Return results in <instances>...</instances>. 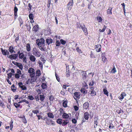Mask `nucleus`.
<instances>
[{
    "label": "nucleus",
    "instance_id": "60",
    "mask_svg": "<svg viewBox=\"0 0 132 132\" xmlns=\"http://www.w3.org/2000/svg\"><path fill=\"white\" fill-rule=\"evenodd\" d=\"M18 85L21 88V87L23 86V84L22 82H20L18 83Z\"/></svg>",
    "mask_w": 132,
    "mask_h": 132
},
{
    "label": "nucleus",
    "instance_id": "1",
    "mask_svg": "<svg viewBox=\"0 0 132 132\" xmlns=\"http://www.w3.org/2000/svg\"><path fill=\"white\" fill-rule=\"evenodd\" d=\"M37 45L38 46L39 49L42 51H44L46 49V47L44 44V40L42 38L38 39L36 40Z\"/></svg>",
    "mask_w": 132,
    "mask_h": 132
},
{
    "label": "nucleus",
    "instance_id": "26",
    "mask_svg": "<svg viewBox=\"0 0 132 132\" xmlns=\"http://www.w3.org/2000/svg\"><path fill=\"white\" fill-rule=\"evenodd\" d=\"M97 19L98 22L102 23V19L100 16H98L97 17Z\"/></svg>",
    "mask_w": 132,
    "mask_h": 132
},
{
    "label": "nucleus",
    "instance_id": "10",
    "mask_svg": "<svg viewBox=\"0 0 132 132\" xmlns=\"http://www.w3.org/2000/svg\"><path fill=\"white\" fill-rule=\"evenodd\" d=\"M73 4V0H71L70 2L68 4V10H70Z\"/></svg>",
    "mask_w": 132,
    "mask_h": 132
},
{
    "label": "nucleus",
    "instance_id": "34",
    "mask_svg": "<svg viewBox=\"0 0 132 132\" xmlns=\"http://www.w3.org/2000/svg\"><path fill=\"white\" fill-rule=\"evenodd\" d=\"M116 72V68L114 67L113 69L111 71V72L112 73H114Z\"/></svg>",
    "mask_w": 132,
    "mask_h": 132
},
{
    "label": "nucleus",
    "instance_id": "13",
    "mask_svg": "<svg viewBox=\"0 0 132 132\" xmlns=\"http://www.w3.org/2000/svg\"><path fill=\"white\" fill-rule=\"evenodd\" d=\"M29 59L31 61L34 62L35 61L36 58L34 56L31 55L30 56Z\"/></svg>",
    "mask_w": 132,
    "mask_h": 132
},
{
    "label": "nucleus",
    "instance_id": "58",
    "mask_svg": "<svg viewBox=\"0 0 132 132\" xmlns=\"http://www.w3.org/2000/svg\"><path fill=\"white\" fill-rule=\"evenodd\" d=\"M84 74L85 73V75L83 76L82 78L84 80H85L86 79V75H85L86 74L85 72H83Z\"/></svg>",
    "mask_w": 132,
    "mask_h": 132
},
{
    "label": "nucleus",
    "instance_id": "30",
    "mask_svg": "<svg viewBox=\"0 0 132 132\" xmlns=\"http://www.w3.org/2000/svg\"><path fill=\"white\" fill-rule=\"evenodd\" d=\"M22 102H25L26 103L28 104L29 103V102L28 101H27L25 99L22 100L21 101H20L18 102V103H20Z\"/></svg>",
    "mask_w": 132,
    "mask_h": 132
},
{
    "label": "nucleus",
    "instance_id": "21",
    "mask_svg": "<svg viewBox=\"0 0 132 132\" xmlns=\"http://www.w3.org/2000/svg\"><path fill=\"white\" fill-rule=\"evenodd\" d=\"M103 92H104V94L105 95H106L107 96H108L109 93L107 90V88H105L103 89Z\"/></svg>",
    "mask_w": 132,
    "mask_h": 132
},
{
    "label": "nucleus",
    "instance_id": "39",
    "mask_svg": "<svg viewBox=\"0 0 132 132\" xmlns=\"http://www.w3.org/2000/svg\"><path fill=\"white\" fill-rule=\"evenodd\" d=\"M46 123L47 125H54V123H53L52 122H49L48 121H46Z\"/></svg>",
    "mask_w": 132,
    "mask_h": 132
},
{
    "label": "nucleus",
    "instance_id": "42",
    "mask_svg": "<svg viewBox=\"0 0 132 132\" xmlns=\"http://www.w3.org/2000/svg\"><path fill=\"white\" fill-rule=\"evenodd\" d=\"M60 41L61 44L62 45H64L66 43V41L62 39H61Z\"/></svg>",
    "mask_w": 132,
    "mask_h": 132
},
{
    "label": "nucleus",
    "instance_id": "59",
    "mask_svg": "<svg viewBox=\"0 0 132 132\" xmlns=\"http://www.w3.org/2000/svg\"><path fill=\"white\" fill-rule=\"evenodd\" d=\"M72 121L73 123H76L77 122V121L75 119H73L72 120Z\"/></svg>",
    "mask_w": 132,
    "mask_h": 132
},
{
    "label": "nucleus",
    "instance_id": "33",
    "mask_svg": "<svg viewBox=\"0 0 132 132\" xmlns=\"http://www.w3.org/2000/svg\"><path fill=\"white\" fill-rule=\"evenodd\" d=\"M11 89L14 92H15L16 90V88L15 87L14 85H12L11 87Z\"/></svg>",
    "mask_w": 132,
    "mask_h": 132
},
{
    "label": "nucleus",
    "instance_id": "37",
    "mask_svg": "<svg viewBox=\"0 0 132 132\" xmlns=\"http://www.w3.org/2000/svg\"><path fill=\"white\" fill-rule=\"evenodd\" d=\"M43 89H45L47 87V85L46 84L43 83L41 85Z\"/></svg>",
    "mask_w": 132,
    "mask_h": 132
},
{
    "label": "nucleus",
    "instance_id": "48",
    "mask_svg": "<svg viewBox=\"0 0 132 132\" xmlns=\"http://www.w3.org/2000/svg\"><path fill=\"white\" fill-rule=\"evenodd\" d=\"M22 121L24 123H27V122L26 119L24 118V117L22 118Z\"/></svg>",
    "mask_w": 132,
    "mask_h": 132
},
{
    "label": "nucleus",
    "instance_id": "55",
    "mask_svg": "<svg viewBox=\"0 0 132 132\" xmlns=\"http://www.w3.org/2000/svg\"><path fill=\"white\" fill-rule=\"evenodd\" d=\"M17 73L18 74H19L20 75L21 74V71L19 69H17Z\"/></svg>",
    "mask_w": 132,
    "mask_h": 132
},
{
    "label": "nucleus",
    "instance_id": "17",
    "mask_svg": "<svg viewBox=\"0 0 132 132\" xmlns=\"http://www.w3.org/2000/svg\"><path fill=\"white\" fill-rule=\"evenodd\" d=\"M2 53L3 55H6L7 54H9V52H8L6 50H3L2 48H1Z\"/></svg>",
    "mask_w": 132,
    "mask_h": 132
},
{
    "label": "nucleus",
    "instance_id": "53",
    "mask_svg": "<svg viewBox=\"0 0 132 132\" xmlns=\"http://www.w3.org/2000/svg\"><path fill=\"white\" fill-rule=\"evenodd\" d=\"M60 43L59 41H56V45L57 46H59L60 45Z\"/></svg>",
    "mask_w": 132,
    "mask_h": 132
},
{
    "label": "nucleus",
    "instance_id": "45",
    "mask_svg": "<svg viewBox=\"0 0 132 132\" xmlns=\"http://www.w3.org/2000/svg\"><path fill=\"white\" fill-rule=\"evenodd\" d=\"M28 98L29 99L31 100H34V98L32 96V95L29 96H28Z\"/></svg>",
    "mask_w": 132,
    "mask_h": 132
},
{
    "label": "nucleus",
    "instance_id": "31",
    "mask_svg": "<svg viewBox=\"0 0 132 132\" xmlns=\"http://www.w3.org/2000/svg\"><path fill=\"white\" fill-rule=\"evenodd\" d=\"M83 27V25H81L80 23H77V28H81Z\"/></svg>",
    "mask_w": 132,
    "mask_h": 132
},
{
    "label": "nucleus",
    "instance_id": "43",
    "mask_svg": "<svg viewBox=\"0 0 132 132\" xmlns=\"http://www.w3.org/2000/svg\"><path fill=\"white\" fill-rule=\"evenodd\" d=\"M26 83L27 84H30L31 83V81L30 79H28V80L26 81Z\"/></svg>",
    "mask_w": 132,
    "mask_h": 132
},
{
    "label": "nucleus",
    "instance_id": "47",
    "mask_svg": "<svg viewBox=\"0 0 132 132\" xmlns=\"http://www.w3.org/2000/svg\"><path fill=\"white\" fill-rule=\"evenodd\" d=\"M40 100L42 101H43L44 99V96L43 95H40Z\"/></svg>",
    "mask_w": 132,
    "mask_h": 132
},
{
    "label": "nucleus",
    "instance_id": "36",
    "mask_svg": "<svg viewBox=\"0 0 132 132\" xmlns=\"http://www.w3.org/2000/svg\"><path fill=\"white\" fill-rule=\"evenodd\" d=\"M36 75L38 76H40L41 75V72L39 70H38L36 72Z\"/></svg>",
    "mask_w": 132,
    "mask_h": 132
},
{
    "label": "nucleus",
    "instance_id": "23",
    "mask_svg": "<svg viewBox=\"0 0 132 132\" xmlns=\"http://www.w3.org/2000/svg\"><path fill=\"white\" fill-rule=\"evenodd\" d=\"M48 116L51 118H53L54 117V116L52 113L49 112L47 114Z\"/></svg>",
    "mask_w": 132,
    "mask_h": 132
},
{
    "label": "nucleus",
    "instance_id": "52",
    "mask_svg": "<svg viewBox=\"0 0 132 132\" xmlns=\"http://www.w3.org/2000/svg\"><path fill=\"white\" fill-rule=\"evenodd\" d=\"M12 55H13V59H16L17 58V57H18V55L17 54H14Z\"/></svg>",
    "mask_w": 132,
    "mask_h": 132
},
{
    "label": "nucleus",
    "instance_id": "32",
    "mask_svg": "<svg viewBox=\"0 0 132 132\" xmlns=\"http://www.w3.org/2000/svg\"><path fill=\"white\" fill-rule=\"evenodd\" d=\"M56 122L58 124L61 125L62 123V120L61 119H59L57 120Z\"/></svg>",
    "mask_w": 132,
    "mask_h": 132
},
{
    "label": "nucleus",
    "instance_id": "62",
    "mask_svg": "<svg viewBox=\"0 0 132 132\" xmlns=\"http://www.w3.org/2000/svg\"><path fill=\"white\" fill-rule=\"evenodd\" d=\"M74 108L75 110L76 111L78 110L79 108L77 106H74Z\"/></svg>",
    "mask_w": 132,
    "mask_h": 132
},
{
    "label": "nucleus",
    "instance_id": "51",
    "mask_svg": "<svg viewBox=\"0 0 132 132\" xmlns=\"http://www.w3.org/2000/svg\"><path fill=\"white\" fill-rule=\"evenodd\" d=\"M66 73L67 77H68L70 76V72L69 71H66Z\"/></svg>",
    "mask_w": 132,
    "mask_h": 132
},
{
    "label": "nucleus",
    "instance_id": "38",
    "mask_svg": "<svg viewBox=\"0 0 132 132\" xmlns=\"http://www.w3.org/2000/svg\"><path fill=\"white\" fill-rule=\"evenodd\" d=\"M68 123V121L67 120H66L65 121H64L62 123V126H65Z\"/></svg>",
    "mask_w": 132,
    "mask_h": 132
},
{
    "label": "nucleus",
    "instance_id": "61",
    "mask_svg": "<svg viewBox=\"0 0 132 132\" xmlns=\"http://www.w3.org/2000/svg\"><path fill=\"white\" fill-rule=\"evenodd\" d=\"M85 89L84 88H82L81 90V92L83 93H85Z\"/></svg>",
    "mask_w": 132,
    "mask_h": 132
},
{
    "label": "nucleus",
    "instance_id": "16",
    "mask_svg": "<svg viewBox=\"0 0 132 132\" xmlns=\"http://www.w3.org/2000/svg\"><path fill=\"white\" fill-rule=\"evenodd\" d=\"M89 114L87 112H85L84 113V117L86 120H87L89 118Z\"/></svg>",
    "mask_w": 132,
    "mask_h": 132
},
{
    "label": "nucleus",
    "instance_id": "18",
    "mask_svg": "<svg viewBox=\"0 0 132 132\" xmlns=\"http://www.w3.org/2000/svg\"><path fill=\"white\" fill-rule=\"evenodd\" d=\"M9 50L11 53H15V51L13 50V47L10 46L9 48Z\"/></svg>",
    "mask_w": 132,
    "mask_h": 132
},
{
    "label": "nucleus",
    "instance_id": "28",
    "mask_svg": "<svg viewBox=\"0 0 132 132\" xmlns=\"http://www.w3.org/2000/svg\"><path fill=\"white\" fill-rule=\"evenodd\" d=\"M46 42L48 44L52 43V40L50 39H47L46 40Z\"/></svg>",
    "mask_w": 132,
    "mask_h": 132
},
{
    "label": "nucleus",
    "instance_id": "15",
    "mask_svg": "<svg viewBox=\"0 0 132 132\" xmlns=\"http://www.w3.org/2000/svg\"><path fill=\"white\" fill-rule=\"evenodd\" d=\"M16 65L21 70H22L23 68V67L22 64L20 63H16Z\"/></svg>",
    "mask_w": 132,
    "mask_h": 132
},
{
    "label": "nucleus",
    "instance_id": "46",
    "mask_svg": "<svg viewBox=\"0 0 132 132\" xmlns=\"http://www.w3.org/2000/svg\"><path fill=\"white\" fill-rule=\"evenodd\" d=\"M23 61L25 63H26L27 62V58L26 56H24L22 58Z\"/></svg>",
    "mask_w": 132,
    "mask_h": 132
},
{
    "label": "nucleus",
    "instance_id": "7",
    "mask_svg": "<svg viewBox=\"0 0 132 132\" xmlns=\"http://www.w3.org/2000/svg\"><path fill=\"white\" fill-rule=\"evenodd\" d=\"M91 91L90 95L92 96H95L96 95V93L95 90H94V88L93 87H91L90 88Z\"/></svg>",
    "mask_w": 132,
    "mask_h": 132
},
{
    "label": "nucleus",
    "instance_id": "35",
    "mask_svg": "<svg viewBox=\"0 0 132 132\" xmlns=\"http://www.w3.org/2000/svg\"><path fill=\"white\" fill-rule=\"evenodd\" d=\"M106 28V27L105 26V25H104L102 29L101 30V29H100L99 30V31L101 32H103L105 31Z\"/></svg>",
    "mask_w": 132,
    "mask_h": 132
},
{
    "label": "nucleus",
    "instance_id": "56",
    "mask_svg": "<svg viewBox=\"0 0 132 132\" xmlns=\"http://www.w3.org/2000/svg\"><path fill=\"white\" fill-rule=\"evenodd\" d=\"M20 75L19 74H18L17 73H16L15 75V78L17 79H18L19 78Z\"/></svg>",
    "mask_w": 132,
    "mask_h": 132
},
{
    "label": "nucleus",
    "instance_id": "40",
    "mask_svg": "<svg viewBox=\"0 0 132 132\" xmlns=\"http://www.w3.org/2000/svg\"><path fill=\"white\" fill-rule=\"evenodd\" d=\"M29 17L30 19H32L34 18V16L33 14L31 13L29 14Z\"/></svg>",
    "mask_w": 132,
    "mask_h": 132
},
{
    "label": "nucleus",
    "instance_id": "3",
    "mask_svg": "<svg viewBox=\"0 0 132 132\" xmlns=\"http://www.w3.org/2000/svg\"><path fill=\"white\" fill-rule=\"evenodd\" d=\"M28 72L30 76L31 77L33 76H35V70L32 68L31 67L29 68L28 70Z\"/></svg>",
    "mask_w": 132,
    "mask_h": 132
},
{
    "label": "nucleus",
    "instance_id": "22",
    "mask_svg": "<svg viewBox=\"0 0 132 132\" xmlns=\"http://www.w3.org/2000/svg\"><path fill=\"white\" fill-rule=\"evenodd\" d=\"M112 8L111 7H110L109 8V9L107 10V13L108 14H112Z\"/></svg>",
    "mask_w": 132,
    "mask_h": 132
},
{
    "label": "nucleus",
    "instance_id": "63",
    "mask_svg": "<svg viewBox=\"0 0 132 132\" xmlns=\"http://www.w3.org/2000/svg\"><path fill=\"white\" fill-rule=\"evenodd\" d=\"M37 91L38 94H40L41 92V91L40 89H37Z\"/></svg>",
    "mask_w": 132,
    "mask_h": 132
},
{
    "label": "nucleus",
    "instance_id": "49",
    "mask_svg": "<svg viewBox=\"0 0 132 132\" xmlns=\"http://www.w3.org/2000/svg\"><path fill=\"white\" fill-rule=\"evenodd\" d=\"M76 50L77 52L79 53H81L82 52L81 50L78 47H77Z\"/></svg>",
    "mask_w": 132,
    "mask_h": 132
},
{
    "label": "nucleus",
    "instance_id": "54",
    "mask_svg": "<svg viewBox=\"0 0 132 132\" xmlns=\"http://www.w3.org/2000/svg\"><path fill=\"white\" fill-rule=\"evenodd\" d=\"M21 88L23 90H26L27 89L26 87L23 85Z\"/></svg>",
    "mask_w": 132,
    "mask_h": 132
},
{
    "label": "nucleus",
    "instance_id": "50",
    "mask_svg": "<svg viewBox=\"0 0 132 132\" xmlns=\"http://www.w3.org/2000/svg\"><path fill=\"white\" fill-rule=\"evenodd\" d=\"M14 105L16 108H18L20 106V105L19 104H18V103H14Z\"/></svg>",
    "mask_w": 132,
    "mask_h": 132
},
{
    "label": "nucleus",
    "instance_id": "24",
    "mask_svg": "<svg viewBox=\"0 0 132 132\" xmlns=\"http://www.w3.org/2000/svg\"><path fill=\"white\" fill-rule=\"evenodd\" d=\"M24 54L22 53H20L19 55V57L20 59H22L24 57Z\"/></svg>",
    "mask_w": 132,
    "mask_h": 132
},
{
    "label": "nucleus",
    "instance_id": "8",
    "mask_svg": "<svg viewBox=\"0 0 132 132\" xmlns=\"http://www.w3.org/2000/svg\"><path fill=\"white\" fill-rule=\"evenodd\" d=\"M102 61L103 63H105V62L107 61V59L105 57V53H102L101 55Z\"/></svg>",
    "mask_w": 132,
    "mask_h": 132
},
{
    "label": "nucleus",
    "instance_id": "19",
    "mask_svg": "<svg viewBox=\"0 0 132 132\" xmlns=\"http://www.w3.org/2000/svg\"><path fill=\"white\" fill-rule=\"evenodd\" d=\"M26 49L28 52H29L30 51L31 47L30 44H27L26 45Z\"/></svg>",
    "mask_w": 132,
    "mask_h": 132
},
{
    "label": "nucleus",
    "instance_id": "57",
    "mask_svg": "<svg viewBox=\"0 0 132 132\" xmlns=\"http://www.w3.org/2000/svg\"><path fill=\"white\" fill-rule=\"evenodd\" d=\"M36 116H37V117H38V120H40V119L42 118V116L40 115H37V114Z\"/></svg>",
    "mask_w": 132,
    "mask_h": 132
},
{
    "label": "nucleus",
    "instance_id": "11",
    "mask_svg": "<svg viewBox=\"0 0 132 132\" xmlns=\"http://www.w3.org/2000/svg\"><path fill=\"white\" fill-rule=\"evenodd\" d=\"M101 45H97L96 46L95 48L96 51L97 52H100L101 51Z\"/></svg>",
    "mask_w": 132,
    "mask_h": 132
},
{
    "label": "nucleus",
    "instance_id": "9",
    "mask_svg": "<svg viewBox=\"0 0 132 132\" xmlns=\"http://www.w3.org/2000/svg\"><path fill=\"white\" fill-rule=\"evenodd\" d=\"M71 115L70 114H68L66 113H64L62 114V117L64 119H67L70 117Z\"/></svg>",
    "mask_w": 132,
    "mask_h": 132
},
{
    "label": "nucleus",
    "instance_id": "5",
    "mask_svg": "<svg viewBox=\"0 0 132 132\" xmlns=\"http://www.w3.org/2000/svg\"><path fill=\"white\" fill-rule=\"evenodd\" d=\"M13 121H12V120L11 121V122H10L9 124L10 125V126H6L5 127V128L6 129H9V128H10V129L11 130H12V129L13 127Z\"/></svg>",
    "mask_w": 132,
    "mask_h": 132
},
{
    "label": "nucleus",
    "instance_id": "12",
    "mask_svg": "<svg viewBox=\"0 0 132 132\" xmlns=\"http://www.w3.org/2000/svg\"><path fill=\"white\" fill-rule=\"evenodd\" d=\"M30 79L31 81V84H32V82H34L35 81L36 79V78L35 76H33L31 77L30 76Z\"/></svg>",
    "mask_w": 132,
    "mask_h": 132
},
{
    "label": "nucleus",
    "instance_id": "14",
    "mask_svg": "<svg viewBox=\"0 0 132 132\" xmlns=\"http://www.w3.org/2000/svg\"><path fill=\"white\" fill-rule=\"evenodd\" d=\"M83 108L85 109H87L89 106V104L87 102H85L83 104Z\"/></svg>",
    "mask_w": 132,
    "mask_h": 132
},
{
    "label": "nucleus",
    "instance_id": "41",
    "mask_svg": "<svg viewBox=\"0 0 132 132\" xmlns=\"http://www.w3.org/2000/svg\"><path fill=\"white\" fill-rule=\"evenodd\" d=\"M32 113H33L36 114H37V113L39 112V111L38 110H33L32 111Z\"/></svg>",
    "mask_w": 132,
    "mask_h": 132
},
{
    "label": "nucleus",
    "instance_id": "4",
    "mask_svg": "<svg viewBox=\"0 0 132 132\" xmlns=\"http://www.w3.org/2000/svg\"><path fill=\"white\" fill-rule=\"evenodd\" d=\"M80 93L78 92H75L73 94V97L75 100H76V98L78 99L79 98L80 96Z\"/></svg>",
    "mask_w": 132,
    "mask_h": 132
},
{
    "label": "nucleus",
    "instance_id": "64",
    "mask_svg": "<svg viewBox=\"0 0 132 132\" xmlns=\"http://www.w3.org/2000/svg\"><path fill=\"white\" fill-rule=\"evenodd\" d=\"M100 131L99 132H107L106 131L104 130H101L100 129H99Z\"/></svg>",
    "mask_w": 132,
    "mask_h": 132
},
{
    "label": "nucleus",
    "instance_id": "2",
    "mask_svg": "<svg viewBox=\"0 0 132 132\" xmlns=\"http://www.w3.org/2000/svg\"><path fill=\"white\" fill-rule=\"evenodd\" d=\"M32 54L36 56L39 57L41 55L40 52L36 48H34L32 50Z\"/></svg>",
    "mask_w": 132,
    "mask_h": 132
},
{
    "label": "nucleus",
    "instance_id": "29",
    "mask_svg": "<svg viewBox=\"0 0 132 132\" xmlns=\"http://www.w3.org/2000/svg\"><path fill=\"white\" fill-rule=\"evenodd\" d=\"M68 103L67 101H64L63 102V104L64 107L65 108L67 106V103Z\"/></svg>",
    "mask_w": 132,
    "mask_h": 132
},
{
    "label": "nucleus",
    "instance_id": "44",
    "mask_svg": "<svg viewBox=\"0 0 132 132\" xmlns=\"http://www.w3.org/2000/svg\"><path fill=\"white\" fill-rule=\"evenodd\" d=\"M7 75L8 76L7 77L8 78V79H10L12 76V74L11 73H10L7 74Z\"/></svg>",
    "mask_w": 132,
    "mask_h": 132
},
{
    "label": "nucleus",
    "instance_id": "25",
    "mask_svg": "<svg viewBox=\"0 0 132 132\" xmlns=\"http://www.w3.org/2000/svg\"><path fill=\"white\" fill-rule=\"evenodd\" d=\"M38 26L37 24H36L34 27L33 28V30L35 31H37L38 29Z\"/></svg>",
    "mask_w": 132,
    "mask_h": 132
},
{
    "label": "nucleus",
    "instance_id": "27",
    "mask_svg": "<svg viewBox=\"0 0 132 132\" xmlns=\"http://www.w3.org/2000/svg\"><path fill=\"white\" fill-rule=\"evenodd\" d=\"M18 10V9L16 6H15L14 9V15L16 16L17 14V11Z\"/></svg>",
    "mask_w": 132,
    "mask_h": 132
},
{
    "label": "nucleus",
    "instance_id": "6",
    "mask_svg": "<svg viewBox=\"0 0 132 132\" xmlns=\"http://www.w3.org/2000/svg\"><path fill=\"white\" fill-rule=\"evenodd\" d=\"M126 94L125 92H122L121 95L119 97V99L121 101H122V100L124 98V97L126 96Z\"/></svg>",
    "mask_w": 132,
    "mask_h": 132
},
{
    "label": "nucleus",
    "instance_id": "20",
    "mask_svg": "<svg viewBox=\"0 0 132 132\" xmlns=\"http://www.w3.org/2000/svg\"><path fill=\"white\" fill-rule=\"evenodd\" d=\"M81 29H82L83 31L85 33V34H87V29L85 27V26L84 25H83V27Z\"/></svg>",
    "mask_w": 132,
    "mask_h": 132
}]
</instances>
